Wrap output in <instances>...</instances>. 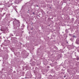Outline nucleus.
Listing matches in <instances>:
<instances>
[{"instance_id":"obj_2","label":"nucleus","mask_w":79,"mask_h":79,"mask_svg":"<svg viewBox=\"0 0 79 79\" xmlns=\"http://www.w3.org/2000/svg\"><path fill=\"white\" fill-rule=\"evenodd\" d=\"M33 14L34 15V13H35L34 12H33Z\"/></svg>"},{"instance_id":"obj_1","label":"nucleus","mask_w":79,"mask_h":79,"mask_svg":"<svg viewBox=\"0 0 79 79\" xmlns=\"http://www.w3.org/2000/svg\"><path fill=\"white\" fill-rule=\"evenodd\" d=\"M73 37H74V38L76 37V36L75 35H73Z\"/></svg>"},{"instance_id":"obj_3","label":"nucleus","mask_w":79,"mask_h":79,"mask_svg":"<svg viewBox=\"0 0 79 79\" xmlns=\"http://www.w3.org/2000/svg\"><path fill=\"white\" fill-rule=\"evenodd\" d=\"M77 44H78V43L77 42Z\"/></svg>"},{"instance_id":"obj_4","label":"nucleus","mask_w":79,"mask_h":79,"mask_svg":"<svg viewBox=\"0 0 79 79\" xmlns=\"http://www.w3.org/2000/svg\"><path fill=\"white\" fill-rule=\"evenodd\" d=\"M78 60H79V59H77Z\"/></svg>"}]
</instances>
